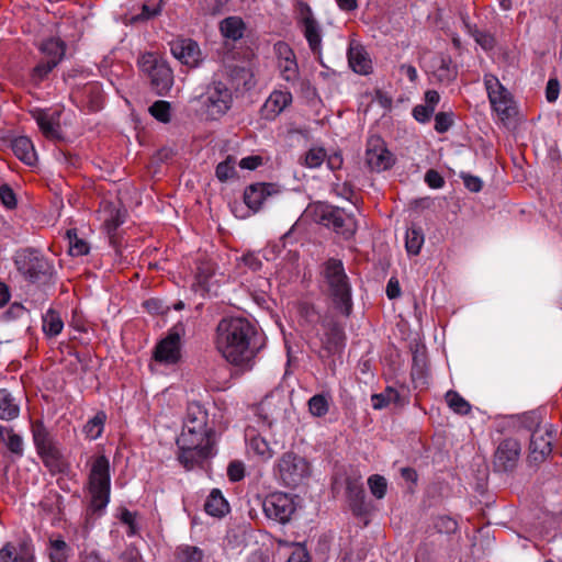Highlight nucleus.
<instances>
[{
    "mask_svg": "<svg viewBox=\"0 0 562 562\" xmlns=\"http://www.w3.org/2000/svg\"><path fill=\"white\" fill-rule=\"evenodd\" d=\"M150 114L162 123H168L170 121V103L167 101H156L149 108Z\"/></svg>",
    "mask_w": 562,
    "mask_h": 562,
    "instance_id": "obj_51",
    "label": "nucleus"
},
{
    "mask_svg": "<svg viewBox=\"0 0 562 562\" xmlns=\"http://www.w3.org/2000/svg\"><path fill=\"white\" fill-rule=\"evenodd\" d=\"M0 562H35L34 549L25 541L9 542L0 550Z\"/></svg>",
    "mask_w": 562,
    "mask_h": 562,
    "instance_id": "obj_25",
    "label": "nucleus"
},
{
    "mask_svg": "<svg viewBox=\"0 0 562 562\" xmlns=\"http://www.w3.org/2000/svg\"><path fill=\"white\" fill-rule=\"evenodd\" d=\"M313 218L315 222L330 228L334 222L335 214H337V207L325 203H317L311 209Z\"/></svg>",
    "mask_w": 562,
    "mask_h": 562,
    "instance_id": "obj_39",
    "label": "nucleus"
},
{
    "mask_svg": "<svg viewBox=\"0 0 562 562\" xmlns=\"http://www.w3.org/2000/svg\"><path fill=\"white\" fill-rule=\"evenodd\" d=\"M324 282L337 310L348 316L352 308L351 285L341 260L330 258L324 263Z\"/></svg>",
    "mask_w": 562,
    "mask_h": 562,
    "instance_id": "obj_5",
    "label": "nucleus"
},
{
    "mask_svg": "<svg viewBox=\"0 0 562 562\" xmlns=\"http://www.w3.org/2000/svg\"><path fill=\"white\" fill-rule=\"evenodd\" d=\"M171 54L181 64L195 68L202 61V53L199 44L191 38H177L170 43Z\"/></svg>",
    "mask_w": 562,
    "mask_h": 562,
    "instance_id": "obj_19",
    "label": "nucleus"
},
{
    "mask_svg": "<svg viewBox=\"0 0 562 562\" xmlns=\"http://www.w3.org/2000/svg\"><path fill=\"white\" fill-rule=\"evenodd\" d=\"M522 424L528 428L532 429L530 446H529V459L532 462H542L552 452V440L553 431L550 426H540L539 416L535 413L525 414L522 416Z\"/></svg>",
    "mask_w": 562,
    "mask_h": 562,
    "instance_id": "obj_7",
    "label": "nucleus"
},
{
    "mask_svg": "<svg viewBox=\"0 0 562 562\" xmlns=\"http://www.w3.org/2000/svg\"><path fill=\"white\" fill-rule=\"evenodd\" d=\"M425 182L431 189H440L445 186V179L437 170L434 169L426 172Z\"/></svg>",
    "mask_w": 562,
    "mask_h": 562,
    "instance_id": "obj_59",
    "label": "nucleus"
},
{
    "mask_svg": "<svg viewBox=\"0 0 562 562\" xmlns=\"http://www.w3.org/2000/svg\"><path fill=\"white\" fill-rule=\"evenodd\" d=\"M240 262H243L247 268L252 271L260 270L262 262L258 255L254 252H248L240 257Z\"/></svg>",
    "mask_w": 562,
    "mask_h": 562,
    "instance_id": "obj_60",
    "label": "nucleus"
},
{
    "mask_svg": "<svg viewBox=\"0 0 562 562\" xmlns=\"http://www.w3.org/2000/svg\"><path fill=\"white\" fill-rule=\"evenodd\" d=\"M176 558L178 562H203L204 553L198 547L182 544L177 548Z\"/></svg>",
    "mask_w": 562,
    "mask_h": 562,
    "instance_id": "obj_43",
    "label": "nucleus"
},
{
    "mask_svg": "<svg viewBox=\"0 0 562 562\" xmlns=\"http://www.w3.org/2000/svg\"><path fill=\"white\" fill-rule=\"evenodd\" d=\"M276 415L277 407L272 403V397H265L255 407V418L252 423L245 428V442L248 456L257 458L260 461H268L273 457L274 451L263 434L272 427Z\"/></svg>",
    "mask_w": 562,
    "mask_h": 562,
    "instance_id": "obj_3",
    "label": "nucleus"
},
{
    "mask_svg": "<svg viewBox=\"0 0 562 562\" xmlns=\"http://www.w3.org/2000/svg\"><path fill=\"white\" fill-rule=\"evenodd\" d=\"M54 63L42 59L31 71V80L35 85H40L47 78L49 72L56 67Z\"/></svg>",
    "mask_w": 562,
    "mask_h": 562,
    "instance_id": "obj_49",
    "label": "nucleus"
},
{
    "mask_svg": "<svg viewBox=\"0 0 562 562\" xmlns=\"http://www.w3.org/2000/svg\"><path fill=\"white\" fill-rule=\"evenodd\" d=\"M286 562H310V557L304 547L296 546Z\"/></svg>",
    "mask_w": 562,
    "mask_h": 562,
    "instance_id": "obj_64",
    "label": "nucleus"
},
{
    "mask_svg": "<svg viewBox=\"0 0 562 562\" xmlns=\"http://www.w3.org/2000/svg\"><path fill=\"white\" fill-rule=\"evenodd\" d=\"M20 406L7 389H0V419L10 422L18 418Z\"/></svg>",
    "mask_w": 562,
    "mask_h": 562,
    "instance_id": "obj_31",
    "label": "nucleus"
},
{
    "mask_svg": "<svg viewBox=\"0 0 562 562\" xmlns=\"http://www.w3.org/2000/svg\"><path fill=\"white\" fill-rule=\"evenodd\" d=\"M0 441L5 442L7 448L11 453L21 458L24 452L23 438L15 434L12 428H7L0 425Z\"/></svg>",
    "mask_w": 562,
    "mask_h": 562,
    "instance_id": "obj_34",
    "label": "nucleus"
},
{
    "mask_svg": "<svg viewBox=\"0 0 562 562\" xmlns=\"http://www.w3.org/2000/svg\"><path fill=\"white\" fill-rule=\"evenodd\" d=\"M262 508L269 519L280 524H286L296 510V503L292 495L274 492L263 499Z\"/></svg>",
    "mask_w": 562,
    "mask_h": 562,
    "instance_id": "obj_15",
    "label": "nucleus"
},
{
    "mask_svg": "<svg viewBox=\"0 0 562 562\" xmlns=\"http://www.w3.org/2000/svg\"><path fill=\"white\" fill-rule=\"evenodd\" d=\"M236 160L234 157L228 156L224 161L216 166L215 175L216 178L224 182L236 177L235 169Z\"/></svg>",
    "mask_w": 562,
    "mask_h": 562,
    "instance_id": "obj_47",
    "label": "nucleus"
},
{
    "mask_svg": "<svg viewBox=\"0 0 562 562\" xmlns=\"http://www.w3.org/2000/svg\"><path fill=\"white\" fill-rule=\"evenodd\" d=\"M324 330L322 346L329 353L341 352L346 346V335L344 327L334 319H324L322 322Z\"/></svg>",
    "mask_w": 562,
    "mask_h": 562,
    "instance_id": "obj_20",
    "label": "nucleus"
},
{
    "mask_svg": "<svg viewBox=\"0 0 562 562\" xmlns=\"http://www.w3.org/2000/svg\"><path fill=\"white\" fill-rule=\"evenodd\" d=\"M66 235L69 244V254L71 256L79 257L89 252V244L85 239L78 237L76 229L67 231Z\"/></svg>",
    "mask_w": 562,
    "mask_h": 562,
    "instance_id": "obj_45",
    "label": "nucleus"
},
{
    "mask_svg": "<svg viewBox=\"0 0 562 562\" xmlns=\"http://www.w3.org/2000/svg\"><path fill=\"white\" fill-rule=\"evenodd\" d=\"M561 86L557 78H550L546 87V99L549 103H554L560 94Z\"/></svg>",
    "mask_w": 562,
    "mask_h": 562,
    "instance_id": "obj_57",
    "label": "nucleus"
},
{
    "mask_svg": "<svg viewBox=\"0 0 562 562\" xmlns=\"http://www.w3.org/2000/svg\"><path fill=\"white\" fill-rule=\"evenodd\" d=\"M213 341L221 357L243 371H250L255 367L267 345L265 334L241 316L222 318L216 325Z\"/></svg>",
    "mask_w": 562,
    "mask_h": 562,
    "instance_id": "obj_1",
    "label": "nucleus"
},
{
    "mask_svg": "<svg viewBox=\"0 0 562 562\" xmlns=\"http://www.w3.org/2000/svg\"><path fill=\"white\" fill-rule=\"evenodd\" d=\"M326 157L327 153L325 148L321 146H314L300 157L299 162L306 168L315 169L323 165Z\"/></svg>",
    "mask_w": 562,
    "mask_h": 562,
    "instance_id": "obj_38",
    "label": "nucleus"
},
{
    "mask_svg": "<svg viewBox=\"0 0 562 562\" xmlns=\"http://www.w3.org/2000/svg\"><path fill=\"white\" fill-rule=\"evenodd\" d=\"M204 509L206 514L213 517H223L226 513H228L229 506L221 491L214 488L205 501Z\"/></svg>",
    "mask_w": 562,
    "mask_h": 562,
    "instance_id": "obj_32",
    "label": "nucleus"
},
{
    "mask_svg": "<svg viewBox=\"0 0 562 562\" xmlns=\"http://www.w3.org/2000/svg\"><path fill=\"white\" fill-rule=\"evenodd\" d=\"M484 85L493 110L502 121L509 119L514 110L510 92L491 74L484 76Z\"/></svg>",
    "mask_w": 562,
    "mask_h": 562,
    "instance_id": "obj_14",
    "label": "nucleus"
},
{
    "mask_svg": "<svg viewBox=\"0 0 562 562\" xmlns=\"http://www.w3.org/2000/svg\"><path fill=\"white\" fill-rule=\"evenodd\" d=\"M42 329L47 337L58 336L64 328L61 316L55 310L49 308L42 318Z\"/></svg>",
    "mask_w": 562,
    "mask_h": 562,
    "instance_id": "obj_35",
    "label": "nucleus"
},
{
    "mask_svg": "<svg viewBox=\"0 0 562 562\" xmlns=\"http://www.w3.org/2000/svg\"><path fill=\"white\" fill-rule=\"evenodd\" d=\"M214 274L215 263L206 256H200L195 261L194 285L198 286L195 291H210Z\"/></svg>",
    "mask_w": 562,
    "mask_h": 562,
    "instance_id": "obj_26",
    "label": "nucleus"
},
{
    "mask_svg": "<svg viewBox=\"0 0 562 562\" xmlns=\"http://www.w3.org/2000/svg\"><path fill=\"white\" fill-rule=\"evenodd\" d=\"M0 200L8 209H13L16 205L15 193L8 184H2L0 187Z\"/></svg>",
    "mask_w": 562,
    "mask_h": 562,
    "instance_id": "obj_56",
    "label": "nucleus"
},
{
    "mask_svg": "<svg viewBox=\"0 0 562 562\" xmlns=\"http://www.w3.org/2000/svg\"><path fill=\"white\" fill-rule=\"evenodd\" d=\"M331 397L329 394L321 393L313 395L308 402V411L315 417H323L329 411Z\"/></svg>",
    "mask_w": 562,
    "mask_h": 562,
    "instance_id": "obj_41",
    "label": "nucleus"
},
{
    "mask_svg": "<svg viewBox=\"0 0 562 562\" xmlns=\"http://www.w3.org/2000/svg\"><path fill=\"white\" fill-rule=\"evenodd\" d=\"M348 65L358 75L367 76L373 70L369 53L359 42L351 40L347 50Z\"/></svg>",
    "mask_w": 562,
    "mask_h": 562,
    "instance_id": "obj_21",
    "label": "nucleus"
},
{
    "mask_svg": "<svg viewBox=\"0 0 562 562\" xmlns=\"http://www.w3.org/2000/svg\"><path fill=\"white\" fill-rule=\"evenodd\" d=\"M434 529L439 533H452L458 528V522L446 515L437 516L432 521Z\"/></svg>",
    "mask_w": 562,
    "mask_h": 562,
    "instance_id": "obj_52",
    "label": "nucleus"
},
{
    "mask_svg": "<svg viewBox=\"0 0 562 562\" xmlns=\"http://www.w3.org/2000/svg\"><path fill=\"white\" fill-rule=\"evenodd\" d=\"M144 307L151 314H162L168 310V307L158 299H149L145 301Z\"/></svg>",
    "mask_w": 562,
    "mask_h": 562,
    "instance_id": "obj_63",
    "label": "nucleus"
},
{
    "mask_svg": "<svg viewBox=\"0 0 562 562\" xmlns=\"http://www.w3.org/2000/svg\"><path fill=\"white\" fill-rule=\"evenodd\" d=\"M435 110L426 104H418L413 109V116L419 123H427Z\"/></svg>",
    "mask_w": 562,
    "mask_h": 562,
    "instance_id": "obj_55",
    "label": "nucleus"
},
{
    "mask_svg": "<svg viewBox=\"0 0 562 562\" xmlns=\"http://www.w3.org/2000/svg\"><path fill=\"white\" fill-rule=\"evenodd\" d=\"M245 475L244 464L239 461H233L227 467V476L233 482L240 481Z\"/></svg>",
    "mask_w": 562,
    "mask_h": 562,
    "instance_id": "obj_58",
    "label": "nucleus"
},
{
    "mask_svg": "<svg viewBox=\"0 0 562 562\" xmlns=\"http://www.w3.org/2000/svg\"><path fill=\"white\" fill-rule=\"evenodd\" d=\"M12 151L22 162L27 166H35L37 155L33 142L26 136H19L12 140Z\"/></svg>",
    "mask_w": 562,
    "mask_h": 562,
    "instance_id": "obj_28",
    "label": "nucleus"
},
{
    "mask_svg": "<svg viewBox=\"0 0 562 562\" xmlns=\"http://www.w3.org/2000/svg\"><path fill=\"white\" fill-rule=\"evenodd\" d=\"M44 60L58 65L65 56L66 44L58 37H49L38 45Z\"/></svg>",
    "mask_w": 562,
    "mask_h": 562,
    "instance_id": "obj_29",
    "label": "nucleus"
},
{
    "mask_svg": "<svg viewBox=\"0 0 562 562\" xmlns=\"http://www.w3.org/2000/svg\"><path fill=\"white\" fill-rule=\"evenodd\" d=\"M119 519L127 527L126 533L128 537L135 536L137 533L138 527L136 524V513H133L127 508H121L119 513Z\"/></svg>",
    "mask_w": 562,
    "mask_h": 562,
    "instance_id": "obj_53",
    "label": "nucleus"
},
{
    "mask_svg": "<svg viewBox=\"0 0 562 562\" xmlns=\"http://www.w3.org/2000/svg\"><path fill=\"white\" fill-rule=\"evenodd\" d=\"M292 103V94L289 91L274 90L270 93L261 108L262 117L274 120L285 108Z\"/></svg>",
    "mask_w": 562,
    "mask_h": 562,
    "instance_id": "obj_24",
    "label": "nucleus"
},
{
    "mask_svg": "<svg viewBox=\"0 0 562 562\" xmlns=\"http://www.w3.org/2000/svg\"><path fill=\"white\" fill-rule=\"evenodd\" d=\"M31 115L36 122L42 134L48 139H59L61 137L60 115L61 112L56 109H35Z\"/></svg>",
    "mask_w": 562,
    "mask_h": 562,
    "instance_id": "obj_18",
    "label": "nucleus"
},
{
    "mask_svg": "<svg viewBox=\"0 0 562 562\" xmlns=\"http://www.w3.org/2000/svg\"><path fill=\"white\" fill-rule=\"evenodd\" d=\"M245 29L246 26L244 21L238 16L226 18L220 23V31L222 35L233 41L241 38Z\"/></svg>",
    "mask_w": 562,
    "mask_h": 562,
    "instance_id": "obj_33",
    "label": "nucleus"
},
{
    "mask_svg": "<svg viewBox=\"0 0 562 562\" xmlns=\"http://www.w3.org/2000/svg\"><path fill=\"white\" fill-rule=\"evenodd\" d=\"M32 436L37 454L45 467L52 472H60L64 465L61 453L42 422L32 424Z\"/></svg>",
    "mask_w": 562,
    "mask_h": 562,
    "instance_id": "obj_9",
    "label": "nucleus"
},
{
    "mask_svg": "<svg viewBox=\"0 0 562 562\" xmlns=\"http://www.w3.org/2000/svg\"><path fill=\"white\" fill-rule=\"evenodd\" d=\"M162 9V0H148L142 7V13L132 16V22L136 23L139 21L150 20L160 14Z\"/></svg>",
    "mask_w": 562,
    "mask_h": 562,
    "instance_id": "obj_46",
    "label": "nucleus"
},
{
    "mask_svg": "<svg viewBox=\"0 0 562 562\" xmlns=\"http://www.w3.org/2000/svg\"><path fill=\"white\" fill-rule=\"evenodd\" d=\"M364 162L371 171L381 172L394 166L395 157L382 137L372 135L367 140Z\"/></svg>",
    "mask_w": 562,
    "mask_h": 562,
    "instance_id": "obj_13",
    "label": "nucleus"
},
{
    "mask_svg": "<svg viewBox=\"0 0 562 562\" xmlns=\"http://www.w3.org/2000/svg\"><path fill=\"white\" fill-rule=\"evenodd\" d=\"M87 465L89 468L87 484L90 494V508L94 513L102 512L110 502V460L104 454H94L88 460Z\"/></svg>",
    "mask_w": 562,
    "mask_h": 562,
    "instance_id": "obj_4",
    "label": "nucleus"
},
{
    "mask_svg": "<svg viewBox=\"0 0 562 562\" xmlns=\"http://www.w3.org/2000/svg\"><path fill=\"white\" fill-rule=\"evenodd\" d=\"M138 66L150 77L151 86L160 95L167 94L173 85L170 67L153 53H145L138 58Z\"/></svg>",
    "mask_w": 562,
    "mask_h": 562,
    "instance_id": "obj_10",
    "label": "nucleus"
},
{
    "mask_svg": "<svg viewBox=\"0 0 562 562\" xmlns=\"http://www.w3.org/2000/svg\"><path fill=\"white\" fill-rule=\"evenodd\" d=\"M273 52L280 77L291 85L296 83L300 79V69L292 47L288 43L280 41L274 44Z\"/></svg>",
    "mask_w": 562,
    "mask_h": 562,
    "instance_id": "obj_17",
    "label": "nucleus"
},
{
    "mask_svg": "<svg viewBox=\"0 0 562 562\" xmlns=\"http://www.w3.org/2000/svg\"><path fill=\"white\" fill-rule=\"evenodd\" d=\"M440 549L431 543L424 542L417 549L415 562H437Z\"/></svg>",
    "mask_w": 562,
    "mask_h": 562,
    "instance_id": "obj_48",
    "label": "nucleus"
},
{
    "mask_svg": "<svg viewBox=\"0 0 562 562\" xmlns=\"http://www.w3.org/2000/svg\"><path fill=\"white\" fill-rule=\"evenodd\" d=\"M184 333L182 323L173 325L167 336L156 345L154 359L164 364H176L181 358V338Z\"/></svg>",
    "mask_w": 562,
    "mask_h": 562,
    "instance_id": "obj_12",
    "label": "nucleus"
},
{
    "mask_svg": "<svg viewBox=\"0 0 562 562\" xmlns=\"http://www.w3.org/2000/svg\"><path fill=\"white\" fill-rule=\"evenodd\" d=\"M453 123L451 112H439L435 115V131L437 133H446Z\"/></svg>",
    "mask_w": 562,
    "mask_h": 562,
    "instance_id": "obj_54",
    "label": "nucleus"
},
{
    "mask_svg": "<svg viewBox=\"0 0 562 562\" xmlns=\"http://www.w3.org/2000/svg\"><path fill=\"white\" fill-rule=\"evenodd\" d=\"M303 33L308 43L311 50L316 54L322 48V33L317 21L312 15L310 8L306 14L302 18Z\"/></svg>",
    "mask_w": 562,
    "mask_h": 562,
    "instance_id": "obj_27",
    "label": "nucleus"
},
{
    "mask_svg": "<svg viewBox=\"0 0 562 562\" xmlns=\"http://www.w3.org/2000/svg\"><path fill=\"white\" fill-rule=\"evenodd\" d=\"M464 187L471 192H479L482 190V180L479 177L472 175H461Z\"/></svg>",
    "mask_w": 562,
    "mask_h": 562,
    "instance_id": "obj_61",
    "label": "nucleus"
},
{
    "mask_svg": "<svg viewBox=\"0 0 562 562\" xmlns=\"http://www.w3.org/2000/svg\"><path fill=\"white\" fill-rule=\"evenodd\" d=\"M428 71L440 83H449L457 77V67L448 56L436 55L428 65Z\"/></svg>",
    "mask_w": 562,
    "mask_h": 562,
    "instance_id": "obj_22",
    "label": "nucleus"
},
{
    "mask_svg": "<svg viewBox=\"0 0 562 562\" xmlns=\"http://www.w3.org/2000/svg\"><path fill=\"white\" fill-rule=\"evenodd\" d=\"M276 192V186L272 183H254L245 189L244 201L251 211L257 212L263 202Z\"/></svg>",
    "mask_w": 562,
    "mask_h": 562,
    "instance_id": "obj_23",
    "label": "nucleus"
},
{
    "mask_svg": "<svg viewBox=\"0 0 562 562\" xmlns=\"http://www.w3.org/2000/svg\"><path fill=\"white\" fill-rule=\"evenodd\" d=\"M521 445L515 438H505L497 445L493 467L497 472H513L520 460Z\"/></svg>",
    "mask_w": 562,
    "mask_h": 562,
    "instance_id": "obj_16",
    "label": "nucleus"
},
{
    "mask_svg": "<svg viewBox=\"0 0 562 562\" xmlns=\"http://www.w3.org/2000/svg\"><path fill=\"white\" fill-rule=\"evenodd\" d=\"M401 401V395L394 387L387 386L383 392L371 395V404L374 409H382Z\"/></svg>",
    "mask_w": 562,
    "mask_h": 562,
    "instance_id": "obj_40",
    "label": "nucleus"
},
{
    "mask_svg": "<svg viewBox=\"0 0 562 562\" xmlns=\"http://www.w3.org/2000/svg\"><path fill=\"white\" fill-rule=\"evenodd\" d=\"M425 237L423 229L417 226H411L406 231L405 248L409 255L416 256L420 252Z\"/></svg>",
    "mask_w": 562,
    "mask_h": 562,
    "instance_id": "obj_37",
    "label": "nucleus"
},
{
    "mask_svg": "<svg viewBox=\"0 0 562 562\" xmlns=\"http://www.w3.org/2000/svg\"><path fill=\"white\" fill-rule=\"evenodd\" d=\"M274 475L288 487L304 483L312 473L310 462L294 452H284L274 463Z\"/></svg>",
    "mask_w": 562,
    "mask_h": 562,
    "instance_id": "obj_6",
    "label": "nucleus"
},
{
    "mask_svg": "<svg viewBox=\"0 0 562 562\" xmlns=\"http://www.w3.org/2000/svg\"><path fill=\"white\" fill-rule=\"evenodd\" d=\"M106 422V414L99 411L92 418L83 425L82 432L89 440H95L101 437Z\"/></svg>",
    "mask_w": 562,
    "mask_h": 562,
    "instance_id": "obj_36",
    "label": "nucleus"
},
{
    "mask_svg": "<svg viewBox=\"0 0 562 562\" xmlns=\"http://www.w3.org/2000/svg\"><path fill=\"white\" fill-rule=\"evenodd\" d=\"M227 0H202V8L210 14H217L223 9Z\"/></svg>",
    "mask_w": 562,
    "mask_h": 562,
    "instance_id": "obj_62",
    "label": "nucleus"
},
{
    "mask_svg": "<svg viewBox=\"0 0 562 562\" xmlns=\"http://www.w3.org/2000/svg\"><path fill=\"white\" fill-rule=\"evenodd\" d=\"M176 443L177 460L188 471L201 467L216 454L215 430L205 405L200 402L188 404Z\"/></svg>",
    "mask_w": 562,
    "mask_h": 562,
    "instance_id": "obj_2",
    "label": "nucleus"
},
{
    "mask_svg": "<svg viewBox=\"0 0 562 562\" xmlns=\"http://www.w3.org/2000/svg\"><path fill=\"white\" fill-rule=\"evenodd\" d=\"M368 485L371 494L381 499L385 496L387 490V482L384 476L379 474H373L368 479Z\"/></svg>",
    "mask_w": 562,
    "mask_h": 562,
    "instance_id": "obj_50",
    "label": "nucleus"
},
{
    "mask_svg": "<svg viewBox=\"0 0 562 562\" xmlns=\"http://www.w3.org/2000/svg\"><path fill=\"white\" fill-rule=\"evenodd\" d=\"M48 557L50 562H66L69 557V547L63 539H50Z\"/></svg>",
    "mask_w": 562,
    "mask_h": 562,
    "instance_id": "obj_44",
    "label": "nucleus"
},
{
    "mask_svg": "<svg viewBox=\"0 0 562 562\" xmlns=\"http://www.w3.org/2000/svg\"><path fill=\"white\" fill-rule=\"evenodd\" d=\"M14 265L30 282L46 280L53 273V265L37 250L23 249L16 252Z\"/></svg>",
    "mask_w": 562,
    "mask_h": 562,
    "instance_id": "obj_8",
    "label": "nucleus"
},
{
    "mask_svg": "<svg viewBox=\"0 0 562 562\" xmlns=\"http://www.w3.org/2000/svg\"><path fill=\"white\" fill-rule=\"evenodd\" d=\"M450 409L459 415H468L471 412V404L456 391H448L445 395Z\"/></svg>",
    "mask_w": 562,
    "mask_h": 562,
    "instance_id": "obj_42",
    "label": "nucleus"
},
{
    "mask_svg": "<svg viewBox=\"0 0 562 562\" xmlns=\"http://www.w3.org/2000/svg\"><path fill=\"white\" fill-rule=\"evenodd\" d=\"M330 228L334 229L337 234L349 238L356 233L357 222L353 215L348 214L344 210L337 207V214H335Z\"/></svg>",
    "mask_w": 562,
    "mask_h": 562,
    "instance_id": "obj_30",
    "label": "nucleus"
},
{
    "mask_svg": "<svg viewBox=\"0 0 562 562\" xmlns=\"http://www.w3.org/2000/svg\"><path fill=\"white\" fill-rule=\"evenodd\" d=\"M207 117L215 120L224 115L232 105L233 95L227 86L221 81H213L201 95Z\"/></svg>",
    "mask_w": 562,
    "mask_h": 562,
    "instance_id": "obj_11",
    "label": "nucleus"
}]
</instances>
